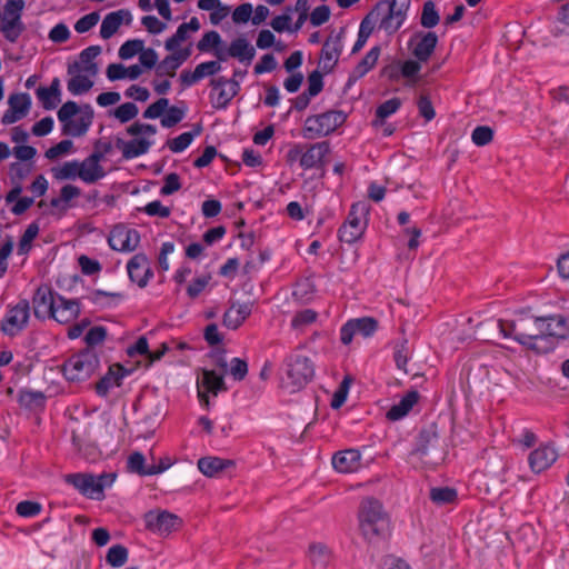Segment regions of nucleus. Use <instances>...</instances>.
<instances>
[{"label":"nucleus","mask_w":569,"mask_h":569,"mask_svg":"<svg viewBox=\"0 0 569 569\" xmlns=\"http://www.w3.org/2000/svg\"><path fill=\"white\" fill-rule=\"evenodd\" d=\"M543 321V317L520 311L516 313L512 320H499L498 326L505 338H512L529 349L546 352L551 346H540L542 343Z\"/></svg>","instance_id":"f257e3e1"},{"label":"nucleus","mask_w":569,"mask_h":569,"mask_svg":"<svg viewBox=\"0 0 569 569\" xmlns=\"http://www.w3.org/2000/svg\"><path fill=\"white\" fill-rule=\"evenodd\" d=\"M358 516L360 531L369 543L376 545L389 537V517L378 499L365 498L360 503Z\"/></svg>","instance_id":"f03ea898"},{"label":"nucleus","mask_w":569,"mask_h":569,"mask_svg":"<svg viewBox=\"0 0 569 569\" xmlns=\"http://www.w3.org/2000/svg\"><path fill=\"white\" fill-rule=\"evenodd\" d=\"M32 303L37 318H53L66 326V335L71 338V300L53 295L50 288L41 286L36 290Z\"/></svg>","instance_id":"7ed1b4c3"},{"label":"nucleus","mask_w":569,"mask_h":569,"mask_svg":"<svg viewBox=\"0 0 569 569\" xmlns=\"http://www.w3.org/2000/svg\"><path fill=\"white\" fill-rule=\"evenodd\" d=\"M448 453L446 439L440 436L436 423H431L419 432L416 448L410 456L427 467L442 463Z\"/></svg>","instance_id":"20e7f679"},{"label":"nucleus","mask_w":569,"mask_h":569,"mask_svg":"<svg viewBox=\"0 0 569 569\" xmlns=\"http://www.w3.org/2000/svg\"><path fill=\"white\" fill-rule=\"evenodd\" d=\"M411 0H381L373 7L380 18L379 29L396 33L403 24Z\"/></svg>","instance_id":"39448f33"},{"label":"nucleus","mask_w":569,"mask_h":569,"mask_svg":"<svg viewBox=\"0 0 569 569\" xmlns=\"http://www.w3.org/2000/svg\"><path fill=\"white\" fill-rule=\"evenodd\" d=\"M23 9L24 0H7L0 12V31L11 43L17 42L26 29L21 19Z\"/></svg>","instance_id":"423d86ee"},{"label":"nucleus","mask_w":569,"mask_h":569,"mask_svg":"<svg viewBox=\"0 0 569 569\" xmlns=\"http://www.w3.org/2000/svg\"><path fill=\"white\" fill-rule=\"evenodd\" d=\"M345 121V113L336 110H330L317 116H310L305 122L303 137L313 139L328 136L342 126Z\"/></svg>","instance_id":"0eeeda50"},{"label":"nucleus","mask_w":569,"mask_h":569,"mask_svg":"<svg viewBox=\"0 0 569 569\" xmlns=\"http://www.w3.org/2000/svg\"><path fill=\"white\" fill-rule=\"evenodd\" d=\"M313 373L311 361L307 357L297 356L289 361L281 386L290 392L299 391L312 379Z\"/></svg>","instance_id":"6e6552de"},{"label":"nucleus","mask_w":569,"mask_h":569,"mask_svg":"<svg viewBox=\"0 0 569 569\" xmlns=\"http://www.w3.org/2000/svg\"><path fill=\"white\" fill-rule=\"evenodd\" d=\"M29 318L30 303L27 299H21L17 305L8 306L0 330L8 337H16L27 328Z\"/></svg>","instance_id":"1a4fd4ad"},{"label":"nucleus","mask_w":569,"mask_h":569,"mask_svg":"<svg viewBox=\"0 0 569 569\" xmlns=\"http://www.w3.org/2000/svg\"><path fill=\"white\" fill-rule=\"evenodd\" d=\"M369 212L366 202H356L351 206L347 221L339 229V238L347 243H353L363 234L366 220H362Z\"/></svg>","instance_id":"9d476101"},{"label":"nucleus","mask_w":569,"mask_h":569,"mask_svg":"<svg viewBox=\"0 0 569 569\" xmlns=\"http://www.w3.org/2000/svg\"><path fill=\"white\" fill-rule=\"evenodd\" d=\"M147 528L159 535H170L182 527V519L169 511L149 512L146 516Z\"/></svg>","instance_id":"9b49d317"},{"label":"nucleus","mask_w":569,"mask_h":569,"mask_svg":"<svg viewBox=\"0 0 569 569\" xmlns=\"http://www.w3.org/2000/svg\"><path fill=\"white\" fill-rule=\"evenodd\" d=\"M8 110L1 118L3 124H12L24 118L31 108V98L29 93H13L8 99Z\"/></svg>","instance_id":"f8f14e48"},{"label":"nucleus","mask_w":569,"mask_h":569,"mask_svg":"<svg viewBox=\"0 0 569 569\" xmlns=\"http://www.w3.org/2000/svg\"><path fill=\"white\" fill-rule=\"evenodd\" d=\"M437 43L438 37L432 31H418L409 41V46L412 47V56L423 62L429 60L437 47Z\"/></svg>","instance_id":"ddd939ff"},{"label":"nucleus","mask_w":569,"mask_h":569,"mask_svg":"<svg viewBox=\"0 0 569 569\" xmlns=\"http://www.w3.org/2000/svg\"><path fill=\"white\" fill-rule=\"evenodd\" d=\"M345 28H341L336 36H330L323 43L320 60L325 72H330L337 64L339 56L342 51V37Z\"/></svg>","instance_id":"4468645a"},{"label":"nucleus","mask_w":569,"mask_h":569,"mask_svg":"<svg viewBox=\"0 0 569 569\" xmlns=\"http://www.w3.org/2000/svg\"><path fill=\"white\" fill-rule=\"evenodd\" d=\"M99 368V358L93 349L86 348L79 352L73 362V381H84L96 373Z\"/></svg>","instance_id":"2eb2a0df"},{"label":"nucleus","mask_w":569,"mask_h":569,"mask_svg":"<svg viewBox=\"0 0 569 569\" xmlns=\"http://www.w3.org/2000/svg\"><path fill=\"white\" fill-rule=\"evenodd\" d=\"M108 242L113 250L133 251L140 242V236L137 230L114 227L110 232Z\"/></svg>","instance_id":"dca6fc26"},{"label":"nucleus","mask_w":569,"mask_h":569,"mask_svg":"<svg viewBox=\"0 0 569 569\" xmlns=\"http://www.w3.org/2000/svg\"><path fill=\"white\" fill-rule=\"evenodd\" d=\"M306 557L315 569H327L335 559L332 548L322 541H312L308 545Z\"/></svg>","instance_id":"f3484780"},{"label":"nucleus","mask_w":569,"mask_h":569,"mask_svg":"<svg viewBox=\"0 0 569 569\" xmlns=\"http://www.w3.org/2000/svg\"><path fill=\"white\" fill-rule=\"evenodd\" d=\"M73 487L78 488L82 495L91 499L101 500L104 497V482L91 473L73 475Z\"/></svg>","instance_id":"a211bd4d"},{"label":"nucleus","mask_w":569,"mask_h":569,"mask_svg":"<svg viewBox=\"0 0 569 569\" xmlns=\"http://www.w3.org/2000/svg\"><path fill=\"white\" fill-rule=\"evenodd\" d=\"M132 21L131 12L127 9H120L108 13L100 27V37L102 39H110L116 34L122 23L129 26Z\"/></svg>","instance_id":"6ab92c4d"},{"label":"nucleus","mask_w":569,"mask_h":569,"mask_svg":"<svg viewBox=\"0 0 569 569\" xmlns=\"http://www.w3.org/2000/svg\"><path fill=\"white\" fill-rule=\"evenodd\" d=\"M127 269L131 281L136 282L140 288L147 286L148 279L152 274L148 258L143 253L133 256L128 262Z\"/></svg>","instance_id":"aec40b11"},{"label":"nucleus","mask_w":569,"mask_h":569,"mask_svg":"<svg viewBox=\"0 0 569 569\" xmlns=\"http://www.w3.org/2000/svg\"><path fill=\"white\" fill-rule=\"evenodd\" d=\"M361 455L357 449L339 451L332 457L333 468L341 473L355 472L360 468Z\"/></svg>","instance_id":"412c9836"},{"label":"nucleus","mask_w":569,"mask_h":569,"mask_svg":"<svg viewBox=\"0 0 569 569\" xmlns=\"http://www.w3.org/2000/svg\"><path fill=\"white\" fill-rule=\"evenodd\" d=\"M543 320L542 343L549 338H569V325L563 316H548L543 317Z\"/></svg>","instance_id":"4be33fe9"},{"label":"nucleus","mask_w":569,"mask_h":569,"mask_svg":"<svg viewBox=\"0 0 569 569\" xmlns=\"http://www.w3.org/2000/svg\"><path fill=\"white\" fill-rule=\"evenodd\" d=\"M128 371L119 363L109 367L108 372L94 385V390L100 397H106L112 387H120Z\"/></svg>","instance_id":"5701e85b"},{"label":"nucleus","mask_w":569,"mask_h":569,"mask_svg":"<svg viewBox=\"0 0 569 569\" xmlns=\"http://www.w3.org/2000/svg\"><path fill=\"white\" fill-rule=\"evenodd\" d=\"M101 157V153H93L87 158L79 167H77V163L73 162V174L77 171L78 176L86 182H94L102 178L104 172L103 169L99 166V160Z\"/></svg>","instance_id":"b1692460"},{"label":"nucleus","mask_w":569,"mask_h":569,"mask_svg":"<svg viewBox=\"0 0 569 569\" xmlns=\"http://www.w3.org/2000/svg\"><path fill=\"white\" fill-rule=\"evenodd\" d=\"M558 453L551 446H541L533 450L529 456V463L531 469L539 473L549 468L556 460Z\"/></svg>","instance_id":"393cba45"},{"label":"nucleus","mask_w":569,"mask_h":569,"mask_svg":"<svg viewBox=\"0 0 569 569\" xmlns=\"http://www.w3.org/2000/svg\"><path fill=\"white\" fill-rule=\"evenodd\" d=\"M329 151V142L327 141L309 146L301 157V167L305 170L321 167L323 164V158Z\"/></svg>","instance_id":"a878e982"},{"label":"nucleus","mask_w":569,"mask_h":569,"mask_svg":"<svg viewBox=\"0 0 569 569\" xmlns=\"http://www.w3.org/2000/svg\"><path fill=\"white\" fill-rule=\"evenodd\" d=\"M250 313L251 306L249 303H232L231 307L224 312L222 323L224 327L236 330L243 323Z\"/></svg>","instance_id":"bb28decb"},{"label":"nucleus","mask_w":569,"mask_h":569,"mask_svg":"<svg viewBox=\"0 0 569 569\" xmlns=\"http://www.w3.org/2000/svg\"><path fill=\"white\" fill-rule=\"evenodd\" d=\"M151 146V142L147 139H133L130 141H124L121 138H118L116 140V147L121 150L122 157L124 159H132L136 157H139L141 154H144L148 152L149 148Z\"/></svg>","instance_id":"cd10ccee"},{"label":"nucleus","mask_w":569,"mask_h":569,"mask_svg":"<svg viewBox=\"0 0 569 569\" xmlns=\"http://www.w3.org/2000/svg\"><path fill=\"white\" fill-rule=\"evenodd\" d=\"M420 399V395L417 390L409 391L399 403L392 406L388 412L387 418L391 421L399 420L407 416L410 410L413 408V406L418 402Z\"/></svg>","instance_id":"c85d7f7f"},{"label":"nucleus","mask_w":569,"mask_h":569,"mask_svg":"<svg viewBox=\"0 0 569 569\" xmlns=\"http://www.w3.org/2000/svg\"><path fill=\"white\" fill-rule=\"evenodd\" d=\"M236 463L233 460L221 459L218 457H203L198 460V469L209 478L214 477L219 472L223 471L229 467H233Z\"/></svg>","instance_id":"c756f323"},{"label":"nucleus","mask_w":569,"mask_h":569,"mask_svg":"<svg viewBox=\"0 0 569 569\" xmlns=\"http://www.w3.org/2000/svg\"><path fill=\"white\" fill-rule=\"evenodd\" d=\"M39 101L47 110L53 109L60 102V81L54 78L49 87H39L36 91Z\"/></svg>","instance_id":"7c9ffc66"},{"label":"nucleus","mask_w":569,"mask_h":569,"mask_svg":"<svg viewBox=\"0 0 569 569\" xmlns=\"http://www.w3.org/2000/svg\"><path fill=\"white\" fill-rule=\"evenodd\" d=\"M229 54L231 58L249 64L256 56V50L246 38L239 37L230 43Z\"/></svg>","instance_id":"2f4dec72"},{"label":"nucleus","mask_w":569,"mask_h":569,"mask_svg":"<svg viewBox=\"0 0 569 569\" xmlns=\"http://www.w3.org/2000/svg\"><path fill=\"white\" fill-rule=\"evenodd\" d=\"M93 118V112L89 106L82 110L73 103V136L83 134L90 127Z\"/></svg>","instance_id":"473e14b6"},{"label":"nucleus","mask_w":569,"mask_h":569,"mask_svg":"<svg viewBox=\"0 0 569 569\" xmlns=\"http://www.w3.org/2000/svg\"><path fill=\"white\" fill-rule=\"evenodd\" d=\"M380 56V48L373 47L363 58L362 60L356 66L350 80H357L359 78H362L369 70H371Z\"/></svg>","instance_id":"72a5a7b5"},{"label":"nucleus","mask_w":569,"mask_h":569,"mask_svg":"<svg viewBox=\"0 0 569 569\" xmlns=\"http://www.w3.org/2000/svg\"><path fill=\"white\" fill-rule=\"evenodd\" d=\"M202 131L201 124H196L193 131L183 132L180 136L167 141V146L172 152H181L187 149L192 142L196 136H199Z\"/></svg>","instance_id":"f704fd0d"},{"label":"nucleus","mask_w":569,"mask_h":569,"mask_svg":"<svg viewBox=\"0 0 569 569\" xmlns=\"http://www.w3.org/2000/svg\"><path fill=\"white\" fill-rule=\"evenodd\" d=\"M101 52L99 46H90L80 53V62L83 64V70L90 76L94 77L98 73V64L93 62Z\"/></svg>","instance_id":"c9c22d12"},{"label":"nucleus","mask_w":569,"mask_h":569,"mask_svg":"<svg viewBox=\"0 0 569 569\" xmlns=\"http://www.w3.org/2000/svg\"><path fill=\"white\" fill-rule=\"evenodd\" d=\"M429 497L433 503L442 506L455 502L457 491L449 487H436L430 489Z\"/></svg>","instance_id":"e433bc0d"},{"label":"nucleus","mask_w":569,"mask_h":569,"mask_svg":"<svg viewBox=\"0 0 569 569\" xmlns=\"http://www.w3.org/2000/svg\"><path fill=\"white\" fill-rule=\"evenodd\" d=\"M202 385L207 391L213 395H217L218 391L226 390L222 375H218L213 370H203Z\"/></svg>","instance_id":"4c0bfd02"},{"label":"nucleus","mask_w":569,"mask_h":569,"mask_svg":"<svg viewBox=\"0 0 569 569\" xmlns=\"http://www.w3.org/2000/svg\"><path fill=\"white\" fill-rule=\"evenodd\" d=\"M440 21V16L436 10V4L428 0L423 3L420 17V23L423 28L430 29L436 27Z\"/></svg>","instance_id":"58836bf2"},{"label":"nucleus","mask_w":569,"mask_h":569,"mask_svg":"<svg viewBox=\"0 0 569 569\" xmlns=\"http://www.w3.org/2000/svg\"><path fill=\"white\" fill-rule=\"evenodd\" d=\"M128 555V549L124 546L114 545L108 550L106 561L111 567L119 568L127 562Z\"/></svg>","instance_id":"ea45409f"},{"label":"nucleus","mask_w":569,"mask_h":569,"mask_svg":"<svg viewBox=\"0 0 569 569\" xmlns=\"http://www.w3.org/2000/svg\"><path fill=\"white\" fill-rule=\"evenodd\" d=\"M401 106V100L399 98H392L390 100L385 101L381 103L377 110H376V117L375 124L377 126L378 122L382 123L383 120L395 113Z\"/></svg>","instance_id":"a19ab883"},{"label":"nucleus","mask_w":569,"mask_h":569,"mask_svg":"<svg viewBox=\"0 0 569 569\" xmlns=\"http://www.w3.org/2000/svg\"><path fill=\"white\" fill-rule=\"evenodd\" d=\"M39 233V226L37 222L30 223L24 230L18 246V253L24 254L31 248V242L37 238Z\"/></svg>","instance_id":"79ce46f5"},{"label":"nucleus","mask_w":569,"mask_h":569,"mask_svg":"<svg viewBox=\"0 0 569 569\" xmlns=\"http://www.w3.org/2000/svg\"><path fill=\"white\" fill-rule=\"evenodd\" d=\"M352 381H353V379L350 375L345 376L339 388L333 393V397L331 400V408L339 409L345 403Z\"/></svg>","instance_id":"37998d69"},{"label":"nucleus","mask_w":569,"mask_h":569,"mask_svg":"<svg viewBox=\"0 0 569 569\" xmlns=\"http://www.w3.org/2000/svg\"><path fill=\"white\" fill-rule=\"evenodd\" d=\"M356 332L361 333L363 337H370L378 328V321L371 317H363L359 319H351Z\"/></svg>","instance_id":"c03bdc74"},{"label":"nucleus","mask_w":569,"mask_h":569,"mask_svg":"<svg viewBox=\"0 0 569 569\" xmlns=\"http://www.w3.org/2000/svg\"><path fill=\"white\" fill-rule=\"evenodd\" d=\"M42 510V506L37 501L23 500L16 507V512L23 518H33Z\"/></svg>","instance_id":"a18cd8bd"},{"label":"nucleus","mask_w":569,"mask_h":569,"mask_svg":"<svg viewBox=\"0 0 569 569\" xmlns=\"http://www.w3.org/2000/svg\"><path fill=\"white\" fill-rule=\"evenodd\" d=\"M493 139V130L488 126L477 127L471 134L472 142L478 147L489 144Z\"/></svg>","instance_id":"49530a36"},{"label":"nucleus","mask_w":569,"mask_h":569,"mask_svg":"<svg viewBox=\"0 0 569 569\" xmlns=\"http://www.w3.org/2000/svg\"><path fill=\"white\" fill-rule=\"evenodd\" d=\"M144 47L142 40L133 39L126 41L119 49V57L123 60L130 59L140 53Z\"/></svg>","instance_id":"de8ad7c7"},{"label":"nucleus","mask_w":569,"mask_h":569,"mask_svg":"<svg viewBox=\"0 0 569 569\" xmlns=\"http://www.w3.org/2000/svg\"><path fill=\"white\" fill-rule=\"evenodd\" d=\"M138 107L132 102H126L113 110V116L121 122L126 123L138 114Z\"/></svg>","instance_id":"09e8293b"},{"label":"nucleus","mask_w":569,"mask_h":569,"mask_svg":"<svg viewBox=\"0 0 569 569\" xmlns=\"http://www.w3.org/2000/svg\"><path fill=\"white\" fill-rule=\"evenodd\" d=\"M221 42V37L217 31H208L198 41L197 48L201 52H208L212 48H217Z\"/></svg>","instance_id":"8fccbe9b"},{"label":"nucleus","mask_w":569,"mask_h":569,"mask_svg":"<svg viewBox=\"0 0 569 569\" xmlns=\"http://www.w3.org/2000/svg\"><path fill=\"white\" fill-rule=\"evenodd\" d=\"M107 337V330L104 327L97 326L93 328H90L88 332L86 333L83 341L88 346L89 349H92V347L102 343Z\"/></svg>","instance_id":"3c124183"},{"label":"nucleus","mask_w":569,"mask_h":569,"mask_svg":"<svg viewBox=\"0 0 569 569\" xmlns=\"http://www.w3.org/2000/svg\"><path fill=\"white\" fill-rule=\"evenodd\" d=\"M180 66L173 59L171 54L167 56L156 67V74L158 77H174L176 71Z\"/></svg>","instance_id":"603ef678"},{"label":"nucleus","mask_w":569,"mask_h":569,"mask_svg":"<svg viewBox=\"0 0 569 569\" xmlns=\"http://www.w3.org/2000/svg\"><path fill=\"white\" fill-rule=\"evenodd\" d=\"M380 23L378 12L372 8L368 14L362 19L359 28V33L369 38L377 23Z\"/></svg>","instance_id":"864d4df0"},{"label":"nucleus","mask_w":569,"mask_h":569,"mask_svg":"<svg viewBox=\"0 0 569 569\" xmlns=\"http://www.w3.org/2000/svg\"><path fill=\"white\" fill-rule=\"evenodd\" d=\"M78 263L81 272L86 276L98 274L102 269L101 263L98 260L91 259L86 254H81L78 258Z\"/></svg>","instance_id":"5fc2aeb1"},{"label":"nucleus","mask_w":569,"mask_h":569,"mask_svg":"<svg viewBox=\"0 0 569 569\" xmlns=\"http://www.w3.org/2000/svg\"><path fill=\"white\" fill-rule=\"evenodd\" d=\"M184 117V110L178 108V107H169L167 108L166 116L161 119V126L164 128H171L174 127L177 123H179Z\"/></svg>","instance_id":"6e6d98bb"},{"label":"nucleus","mask_w":569,"mask_h":569,"mask_svg":"<svg viewBox=\"0 0 569 569\" xmlns=\"http://www.w3.org/2000/svg\"><path fill=\"white\" fill-rule=\"evenodd\" d=\"M317 319V312L311 309H305L296 313L292 319L291 326L295 329H301L305 326H308L315 322Z\"/></svg>","instance_id":"4d7b16f0"},{"label":"nucleus","mask_w":569,"mask_h":569,"mask_svg":"<svg viewBox=\"0 0 569 569\" xmlns=\"http://www.w3.org/2000/svg\"><path fill=\"white\" fill-rule=\"evenodd\" d=\"M187 26L180 24L176 33L166 40L164 48L168 51H174L179 44L189 38Z\"/></svg>","instance_id":"13d9d810"},{"label":"nucleus","mask_w":569,"mask_h":569,"mask_svg":"<svg viewBox=\"0 0 569 569\" xmlns=\"http://www.w3.org/2000/svg\"><path fill=\"white\" fill-rule=\"evenodd\" d=\"M144 457L140 452H133L128 458V469L131 472H136L140 476H149L147 472V467L144 466Z\"/></svg>","instance_id":"bf43d9fd"},{"label":"nucleus","mask_w":569,"mask_h":569,"mask_svg":"<svg viewBox=\"0 0 569 569\" xmlns=\"http://www.w3.org/2000/svg\"><path fill=\"white\" fill-rule=\"evenodd\" d=\"M99 19H100L99 12H97V11L91 12V13L86 14L84 17L80 18L76 22L73 28L76 29L77 32L84 33V32L89 31L90 29H92L99 22Z\"/></svg>","instance_id":"052dcab7"},{"label":"nucleus","mask_w":569,"mask_h":569,"mask_svg":"<svg viewBox=\"0 0 569 569\" xmlns=\"http://www.w3.org/2000/svg\"><path fill=\"white\" fill-rule=\"evenodd\" d=\"M169 106L167 98H160L156 102L151 103L143 112V118L156 119L162 116Z\"/></svg>","instance_id":"680f3d73"},{"label":"nucleus","mask_w":569,"mask_h":569,"mask_svg":"<svg viewBox=\"0 0 569 569\" xmlns=\"http://www.w3.org/2000/svg\"><path fill=\"white\" fill-rule=\"evenodd\" d=\"M19 401L20 405L24 407H40L44 402V397L41 392L22 391L20 393Z\"/></svg>","instance_id":"e2e57ef3"},{"label":"nucleus","mask_w":569,"mask_h":569,"mask_svg":"<svg viewBox=\"0 0 569 569\" xmlns=\"http://www.w3.org/2000/svg\"><path fill=\"white\" fill-rule=\"evenodd\" d=\"M233 98V92L224 87L219 89L217 96L211 94V104L214 109H224Z\"/></svg>","instance_id":"0e129e2a"},{"label":"nucleus","mask_w":569,"mask_h":569,"mask_svg":"<svg viewBox=\"0 0 569 569\" xmlns=\"http://www.w3.org/2000/svg\"><path fill=\"white\" fill-rule=\"evenodd\" d=\"M181 189L180 178L177 173L171 172L166 176L164 184L162 186L160 193L162 196L172 194Z\"/></svg>","instance_id":"69168bd1"},{"label":"nucleus","mask_w":569,"mask_h":569,"mask_svg":"<svg viewBox=\"0 0 569 569\" xmlns=\"http://www.w3.org/2000/svg\"><path fill=\"white\" fill-rule=\"evenodd\" d=\"M308 90L309 96L316 97L323 88L322 73L318 70L312 71L308 76Z\"/></svg>","instance_id":"338daca9"},{"label":"nucleus","mask_w":569,"mask_h":569,"mask_svg":"<svg viewBox=\"0 0 569 569\" xmlns=\"http://www.w3.org/2000/svg\"><path fill=\"white\" fill-rule=\"evenodd\" d=\"M330 8L326 4L319 6L313 9L310 14V22L312 26L318 27L326 23L330 19Z\"/></svg>","instance_id":"774afa93"}]
</instances>
